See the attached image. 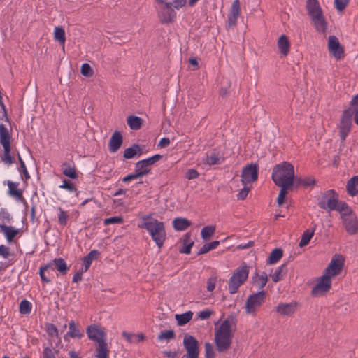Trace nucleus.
Returning a JSON list of instances; mask_svg holds the SVG:
<instances>
[{
    "label": "nucleus",
    "mask_w": 358,
    "mask_h": 358,
    "mask_svg": "<svg viewBox=\"0 0 358 358\" xmlns=\"http://www.w3.org/2000/svg\"><path fill=\"white\" fill-rule=\"evenodd\" d=\"M272 180L278 186L292 187L294 182V166L287 162H283L273 167Z\"/></svg>",
    "instance_id": "obj_1"
},
{
    "label": "nucleus",
    "mask_w": 358,
    "mask_h": 358,
    "mask_svg": "<svg viewBox=\"0 0 358 358\" xmlns=\"http://www.w3.org/2000/svg\"><path fill=\"white\" fill-rule=\"evenodd\" d=\"M139 227L146 229L159 248H161L166 238L164 224L156 219L144 217Z\"/></svg>",
    "instance_id": "obj_2"
},
{
    "label": "nucleus",
    "mask_w": 358,
    "mask_h": 358,
    "mask_svg": "<svg viewBox=\"0 0 358 358\" xmlns=\"http://www.w3.org/2000/svg\"><path fill=\"white\" fill-rule=\"evenodd\" d=\"M233 336L230 322L228 320H224L215 333V343L219 352L229 349Z\"/></svg>",
    "instance_id": "obj_3"
},
{
    "label": "nucleus",
    "mask_w": 358,
    "mask_h": 358,
    "mask_svg": "<svg viewBox=\"0 0 358 358\" xmlns=\"http://www.w3.org/2000/svg\"><path fill=\"white\" fill-rule=\"evenodd\" d=\"M306 10L316 30L319 32L324 33L327 30V24L318 1L307 0Z\"/></svg>",
    "instance_id": "obj_4"
},
{
    "label": "nucleus",
    "mask_w": 358,
    "mask_h": 358,
    "mask_svg": "<svg viewBox=\"0 0 358 358\" xmlns=\"http://www.w3.org/2000/svg\"><path fill=\"white\" fill-rule=\"evenodd\" d=\"M248 274L249 266L245 262L234 271L228 283V289L231 294L238 292L239 287L247 280Z\"/></svg>",
    "instance_id": "obj_5"
},
{
    "label": "nucleus",
    "mask_w": 358,
    "mask_h": 358,
    "mask_svg": "<svg viewBox=\"0 0 358 358\" xmlns=\"http://www.w3.org/2000/svg\"><path fill=\"white\" fill-rule=\"evenodd\" d=\"M266 293L262 290L250 294L245 303V313L248 315H255L256 312L265 302Z\"/></svg>",
    "instance_id": "obj_6"
},
{
    "label": "nucleus",
    "mask_w": 358,
    "mask_h": 358,
    "mask_svg": "<svg viewBox=\"0 0 358 358\" xmlns=\"http://www.w3.org/2000/svg\"><path fill=\"white\" fill-rule=\"evenodd\" d=\"M159 5L158 9V16L162 23L171 22L176 17V13L173 8L171 3L166 0H156Z\"/></svg>",
    "instance_id": "obj_7"
},
{
    "label": "nucleus",
    "mask_w": 358,
    "mask_h": 358,
    "mask_svg": "<svg viewBox=\"0 0 358 358\" xmlns=\"http://www.w3.org/2000/svg\"><path fill=\"white\" fill-rule=\"evenodd\" d=\"M352 116L353 111L351 108H348L345 110L341 116L338 129L339 136L342 141H344L346 139L351 131Z\"/></svg>",
    "instance_id": "obj_8"
},
{
    "label": "nucleus",
    "mask_w": 358,
    "mask_h": 358,
    "mask_svg": "<svg viewBox=\"0 0 358 358\" xmlns=\"http://www.w3.org/2000/svg\"><path fill=\"white\" fill-rule=\"evenodd\" d=\"M338 195L334 189H329L322 193L318 201L320 208L327 211L334 210L337 207Z\"/></svg>",
    "instance_id": "obj_9"
},
{
    "label": "nucleus",
    "mask_w": 358,
    "mask_h": 358,
    "mask_svg": "<svg viewBox=\"0 0 358 358\" xmlns=\"http://www.w3.org/2000/svg\"><path fill=\"white\" fill-rule=\"evenodd\" d=\"M258 170L259 166L256 164H250L245 166L241 173L242 184L246 185L256 181L258 178Z\"/></svg>",
    "instance_id": "obj_10"
},
{
    "label": "nucleus",
    "mask_w": 358,
    "mask_h": 358,
    "mask_svg": "<svg viewBox=\"0 0 358 358\" xmlns=\"http://www.w3.org/2000/svg\"><path fill=\"white\" fill-rule=\"evenodd\" d=\"M328 50L337 60L341 59L344 55L343 48L340 44L337 37L334 35L328 37Z\"/></svg>",
    "instance_id": "obj_11"
},
{
    "label": "nucleus",
    "mask_w": 358,
    "mask_h": 358,
    "mask_svg": "<svg viewBox=\"0 0 358 358\" xmlns=\"http://www.w3.org/2000/svg\"><path fill=\"white\" fill-rule=\"evenodd\" d=\"M342 221L343 225L348 234L353 235L357 233L358 220L355 213L345 214L344 217L342 218Z\"/></svg>",
    "instance_id": "obj_12"
},
{
    "label": "nucleus",
    "mask_w": 358,
    "mask_h": 358,
    "mask_svg": "<svg viewBox=\"0 0 358 358\" xmlns=\"http://www.w3.org/2000/svg\"><path fill=\"white\" fill-rule=\"evenodd\" d=\"M331 287V279L324 274L317 282L316 285L312 289V294L317 296L327 292Z\"/></svg>",
    "instance_id": "obj_13"
},
{
    "label": "nucleus",
    "mask_w": 358,
    "mask_h": 358,
    "mask_svg": "<svg viewBox=\"0 0 358 358\" xmlns=\"http://www.w3.org/2000/svg\"><path fill=\"white\" fill-rule=\"evenodd\" d=\"M183 345L187 354L199 357V342L194 336L188 334H185Z\"/></svg>",
    "instance_id": "obj_14"
},
{
    "label": "nucleus",
    "mask_w": 358,
    "mask_h": 358,
    "mask_svg": "<svg viewBox=\"0 0 358 358\" xmlns=\"http://www.w3.org/2000/svg\"><path fill=\"white\" fill-rule=\"evenodd\" d=\"M86 334L88 338L96 343L106 339V334L100 326L97 324H91L86 329Z\"/></svg>",
    "instance_id": "obj_15"
},
{
    "label": "nucleus",
    "mask_w": 358,
    "mask_h": 358,
    "mask_svg": "<svg viewBox=\"0 0 358 358\" xmlns=\"http://www.w3.org/2000/svg\"><path fill=\"white\" fill-rule=\"evenodd\" d=\"M162 158V156L161 155L156 154L150 157L138 161L135 165L136 171L138 172L145 171L146 174H148L150 173L148 167L160 160Z\"/></svg>",
    "instance_id": "obj_16"
},
{
    "label": "nucleus",
    "mask_w": 358,
    "mask_h": 358,
    "mask_svg": "<svg viewBox=\"0 0 358 358\" xmlns=\"http://www.w3.org/2000/svg\"><path fill=\"white\" fill-rule=\"evenodd\" d=\"M343 262L342 259H332L330 264L326 268L324 275L331 279L339 275L343 269Z\"/></svg>",
    "instance_id": "obj_17"
},
{
    "label": "nucleus",
    "mask_w": 358,
    "mask_h": 358,
    "mask_svg": "<svg viewBox=\"0 0 358 358\" xmlns=\"http://www.w3.org/2000/svg\"><path fill=\"white\" fill-rule=\"evenodd\" d=\"M239 15L240 2L238 0H234L228 15L227 28H231L236 24Z\"/></svg>",
    "instance_id": "obj_18"
},
{
    "label": "nucleus",
    "mask_w": 358,
    "mask_h": 358,
    "mask_svg": "<svg viewBox=\"0 0 358 358\" xmlns=\"http://www.w3.org/2000/svg\"><path fill=\"white\" fill-rule=\"evenodd\" d=\"M69 331L64 336V341H69V338H81L84 336L83 331L79 328V324H76L73 320L69 322Z\"/></svg>",
    "instance_id": "obj_19"
},
{
    "label": "nucleus",
    "mask_w": 358,
    "mask_h": 358,
    "mask_svg": "<svg viewBox=\"0 0 358 358\" xmlns=\"http://www.w3.org/2000/svg\"><path fill=\"white\" fill-rule=\"evenodd\" d=\"M123 142L122 136L120 132L115 131L108 143V150L111 153L116 152L122 146Z\"/></svg>",
    "instance_id": "obj_20"
},
{
    "label": "nucleus",
    "mask_w": 358,
    "mask_h": 358,
    "mask_svg": "<svg viewBox=\"0 0 358 358\" xmlns=\"http://www.w3.org/2000/svg\"><path fill=\"white\" fill-rule=\"evenodd\" d=\"M109 352L106 339L96 343L94 354L96 358H108Z\"/></svg>",
    "instance_id": "obj_21"
},
{
    "label": "nucleus",
    "mask_w": 358,
    "mask_h": 358,
    "mask_svg": "<svg viewBox=\"0 0 358 358\" xmlns=\"http://www.w3.org/2000/svg\"><path fill=\"white\" fill-rule=\"evenodd\" d=\"M20 229L6 224H0V232L2 233L7 241L12 242L14 238L20 233Z\"/></svg>",
    "instance_id": "obj_22"
},
{
    "label": "nucleus",
    "mask_w": 358,
    "mask_h": 358,
    "mask_svg": "<svg viewBox=\"0 0 358 358\" xmlns=\"http://www.w3.org/2000/svg\"><path fill=\"white\" fill-rule=\"evenodd\" d=\"M295 310L296 305L293 303H279L275 308V311L283 316L292 315L294 313Z\"/></svg>",
    "instance_id": "obj_23"
},
{
    "label": "nucleus",
    "mask_w": 358,
    "mask_h": 358,
    "mask_svg": "<svg viewBox=\"0 0 358 358\" xmlns=\"http://www.w3.org/2000/svg\"><path fill=\"white\" fill-rule=\"evenodd\" d=\"M100 255V252L97 250H91L82 261L83 262V271H87L90 267L93 260L96 259Z\"/></svg>",
    "instance_id": "obj_24"
},
{
    "label": "nucleus",
    "mask_w": 358,
    "mask_h": 358,
    "mask_svg": "<svg viewBox=\"0 0 358 358\" xmlns=\"http://www.w3.org/2000/svg\"><path fill=\"white\" fill-rule=\"evenodd\" d=\"M278 47L282 56H287L289 52L290 43L285 35H282L278 40Z\"/></svg>",
    "instance_id": "obj_25"
},
{
    "label": "nucleus",
    "mask_w": 358,
    "mask_h": 358,
    "mask_svg": "<svg viewBox=\"0 0 358 358\" xmlns=\"http://www.w3.org/2000/svg\"><path fill=\"white\" fill-rule=\"evenodd\" d=\"M0 143L3 148L10 147V136L5 125L0 124Z\"/></svg>",
    "instance_id": "obj_26"
},
{
    "label": "nucleus",
    "mask_w": 358,
    "mask_h": 358,
    "mask_svg": "<svg viewBox=\"0 0 358 358\" xmlns=\"http://www.w3.org/2000/svg\"><path fill=\"white\" fill-rule=\"evenodd\" d=\"M191 224L190 221L183 217L175 218L173 221V227L176 231H184L187 229Z\"/></svg>",
    "instance_id": "obj_27"
},
{
    "label": "nucleus",
    "mask_w": 358,
    "mask_h": 358,
    "mask_svg": "<svg viewBox=\"0 0 358 358\" xmlns=\"http://www.w3.org/2000/svg\"><path fill=\"white\" fill-rule=\"evenodd\" d=\"M193 245L194 241L191 238V234L189 233L185 234L182 238V248L180 249V252L184 254H189Z\"/></svg>",
    "instance_id": "obj_28"
},
{
    "label": "nucleus",
    "mask_w": 358,
    "mask_h": 358,
    "mask_svg": "<svg viewBox=\"0 0 358 358\" xmlns=\"http://www.w3.org/2000/svg\"><path fill=\"white\" fill-rule=\"evenodd\" d=\"M346 189L348 193L351 196L358 194V176L352 177L348 181Z\"/></svg>",
    "instance_id": "obj_29"
},
{
    "label": "nucleus",
    "mask_w": 358,
    "mask_h": 358,
    "mask_svg": "<svg viewBox=\"0 0 358 358\" xmlns=\"http://www.w3.org/2000/svg\"><path fill=\"white\" fill-rule=\"evenodd\" d=\"M287 273V264H283L275 269L274 273L272 275V280L274 282H278L280 281L285 276Z\"/></svg>",
    "instance_id": "obj_30"
},
{
    "label": "nucleus",
    "mask_w": 358,
    "mask_h": 358,
    "mask_svg": "<svg viewBox=\"0 0 358 358\" xmlns=\"http://www.w3.org/2000/svg\"><path fill=\"white\" fill-rule=\"evenodd\" d=\"M62 173L71 179H76L78 175L74 166H71L70 163L64 162L62 164Z\"/></svg>",
    "instance_id": "obj_31"
},
{
    "label": "nucleus",
    "mask_w": 358,
    "mask_h": 358,
    "mask_svg": "<svg viewBox=\"0 0 358 358\" xmlns=\"http://www.w3.org/2000/svg\"><path fill=\"white\" fill-rule=\"evenodd\" d=\"M282 256H283V251H282V250L281 248H275L271 252V254H270V255H269V257L268 258V260H267V264H275L278 261L280 260V259L282 257Z\"/></svg>",
    "instance_id": "obj_32"
},
{
    "label": "nucleus",
    "mask_w": 358,
    "mask_h": 358,
    "mask_svg": "<svg viewBox=\"0 0 358 358\" xmlns=\"http://www.w3.org/2000/svg\"><path fill=\"white\" fill-rule=\"evenodd\" d=\"M127 124L133 130H138L141 127L143 120L135 115H130L127 120Z\"/></svg>",
    "instance_id": "obj_33"
},
{
    "label": "nucleus",
    "mask_w": 358,
    "mask_h": 358,
    "mask_svg": "<svg viewBox=\"0 0 358 358\" xmlns=\"http://www.w3.org/2000/svg\"><path fill=\"white\" fill-rule=\"evenodd\" d=\"M51 264L52 266L54 265L55 268L62 275L66 274L69 270V267L67 266L64 259L62 258H56Z\"/></svg>",
    "instance_id": "obj_34"
},
{
    "label": "nucleus",
    "mask_w": 358,
    "mask_h": 358,
    "mask_svg": "<svg viewBox=\"0 0 358 358\" xmlns=\"http://www.w3.org/2000/svg\"><path fill=\"white\" fill-rule=\"evenodd\" d=\"M192 316L193 313L192 311H187L182 314H176L175 318L179 326H183L192 320Z\"/></svg>",
    "instance_id": "obj_35"
},
{
    "label": "nucleus",
    "mask_w": 358,
    "mask_h": 358,
    "mask_svg": "<svg viewBox=\"0 0 358 358\" xmlns=\"http://www.w3.org/2000/svg\"><path fill=\"white\" fill-rule=\"evenodd\" d=\"M294 182L296 186H303L304 187H312L315 185V180L311 177L295 178Z\"/></svg>",
    "instance_id": "obj_36"
},
{
    "label": "nucleus",
    "mask_w": 358,
    "mask_h": 358,
    "mask_svg": "<svg viewBox=\"0 0 358 358\" xmlns=\"http://www.w3.org/2000/svg\"><path fill=\"white\" fill-rule=\"evenodd\" d=\"M138 153L141 154V149L138 145L134 144L130 148H127L124 152V157L126 159H131Z\"/></svg>",
    "instance_id": "obj_37"
},
{
    "label": "nucleus",
    "mask_w": 358,
    "mask_h": 358,
    "mask_svg": "<svg viewBox=\"0 0 358 358\" xmlns=\"http://www.w3.org/2000/svg\"><path fill=\"white\" fill-rule=\"evenodd\" d=\"M54 270L55 268L52 267V264H47L41 266L39 269V275L41 280L44 282L50 283L51 280L45 275V272L47 271L49 273V271H53Z\"/></svg>",
    "instance_id": "obj_38"
},
{
    "label": "nucleus",
    "mask_w": 358,
    "mask_h": 358,
    "mask_svg": "<svg viewBox=\"0 0 358 358\" xmlns=\"http://www.w3.org/2000/svg\"><path fill=\"white\" fill-rule=\"evenodd\" d=\"M215 231V227L213 225L204 227L201 232V238L203 241H208Z\"/></svg>",
    "instance_id": "obj_39"
},
{
    "label": "nucleus",
    "mask_w": 358,
    "mask_h": 358,
    "mask_svg": "<svg viewBox=\"0 0 358 358\" xmlns=\"http://www.w3.org/2000/svg\"><path fill=\"white\" fill-rule=\"evenodd\" d=\"M334 210H337L340 213L341 218L344 217L345 214L348 215L350 213H354L346 203L339 202L338 200L337 207Z\"/></svg>",
    "instance_id": "obj_40"
},
{
    "label": "nucleus",
    "mask_w": 358,
    "mask_h": 358,
    "mask_svg": "<svg viewBox=\"0 0 358 358\" xmlns=\"http://www.w3.org/2000/svg\"><path fill=\"white\" fill-rule=\"evenodd\" d=\"M220 244V241H214L213 242H210L209 243H206L203 245L198 251L197 254L198 255H203L205 253H207L208 252L215 249Z\"/></svg>",
    "instance_id": "obj_41"
},
{
    "label": "nucleus",
    "mask_w": 358,
    "mask_h": 358,
    "mask_svg": "<svg viewBox=\"0 0 358 358\" xmlns=\"http://www.w3.org/2000/svg\"><path fill=\"white\" fill-rule=\"evenodd\" d=\"M256 275H257V280H254V282L259 289H262L267 283V274L265 272H262L261 274L257 275V273L256 272Z\"/></svg>",
    "instance_id": "obj_42"
},
{
    "label": "nucleus",
    "mask_w": 358,
    "mask_h": 358,
    "mask_svg": "<svg viewBox=\"0 0 358 358\" xmlns=\"http://www.w3.org/2000/svg\"><path fill=\"white\" fill-rule=\"evenodd\" d=\"M60 189H64L71 193H76V196H78L80 192L77 191L76 186L70 181L64 179L62 184L59 186Z\"/></svg>",
    "instance_id": "obj_43"
},
{
    "label": "nucleus",
    "mask_w": 358,
    "mask_h": 358,
    "mask_svg": "<svg viewBox=\"0 0 358 358\" xmlns=\"http://www.w3.org/2000/svg\"><path fill=\"white\" fill-rule=\"evenodd\" d=\"M314 231H315L314 229L312 231L308 229L303 232L302 237L299 242V246L301 248L304 247L309 243L311 238L314 235Z\"/></svg>",
    "instance_id": "obj_44"
},
{
    "label": "nucleus",
    "mask_w": 358,
    "mask_h": 358,
    "mask_svg": "<svg viewBox=\"0 0 358 358\" xmlns=\"http://www.w3.org/2000/svg\"><path fill=\"white\" fill-rule=\"evenodd\" d=\"M58 211V223L61 226H66L69 219V215L66 211L64 210L62 208H57Z\"/></svg>",
    "instance_id": "obj_45"
},
{
    "label": "nucleus",
    "mask_w": 358,
    "mask_h": 358,
    "mask_svg": "<svg viewBox=\"0 0 358 358\" xmlns=\"http://www.w3.org/2000/svg\"><path fill=\"white\" fill-rule=\"evenodd\" d=\"M32 305L29 301L24 299L20 303V313L21 314H29L31 311Z\"/></svg>",
    "instance_id": "obj_46"
},
{
    "label": "nucleus",
    "mask_w": 358,
    "mask_h": 358,
    "mask_svg": "<svg viewBox=\"0 0 358 358\" xmlns=\"http://www.w3.org/2000/svg\"><path fill=\"white\" fill-rule=\"evenodd\" d=\"M55 38L60 43L64 44L65 43V31L62 27H57L55 28Z\"/></svg>",
    "instance_id": "obj_47"
},
{
    "label": "nucleus",
    "mask_w": 358,
    "mask_h": 358,
    "mask_svg": "<svg viewBox=\"0 0 358 358\" xmlns=\"http://www.w3.org/2000/svg\"><path fill=\"white\" fill-rule=\"evenodd\" d=\"M176 334L175 332L173 330H167L161 331L160 334L158 335L157 339L159 341H170L175 338Z\"/></svg>",
    "instance_id": "obj_48"
},
{
    "label": "nucleus",
    "mask_w": 358,
    "mask_h": 358,
    "mask_svg": "<svg viewBox=\"0 0 358 358\" xmlns=\"http://www.w3.org/2000/svg\"><path fill=\"white\" fill-rule=\"evenodd\" d=\"M279 187H280V191L279 192L277 201H278V205L280 206L284 203V202L285 201L286 195L288 193V189L291 187H287V186H285V187L279 186Z\"/></svg>",
    "instance_id": "obj_49"
},
{
    "label": "nucleus",
    "mask_w": 358,
    "mask_h": 358,
    "mask_svg": "<svg viewBox=\"0 0 358 358\" xmlns=\"http://www.w3.org/2000/svg\"><path fill=\"white\" fill-rule=\"evenodd\" d=\"M45 330L50 337H58L59 331L57 327L52 323L45 324Z\"/></svg>",
    "instance_id": "obj_50"
},
{
    "label": "nucleus",
    "mask_w": 358,
    "mask_h": 358,
    "mask_svg": "<svg viewBox=\"0 0 358 358\" xmlns=\"http://www.w3.org/2000/svg\"><path fill=\"white\" fill-rule=\"evenodd\" d=\"M145 175H146V172L145 171L138 172V171H136L135 170V173L129 174V175H127V176L123 178L122 181L124 182H129V181H131L132 180L141 178V177H143Z\"/></svg>",
    "instance_id": "obj_51"
},
{
    "label": "nucleus",
    "mask_w": 358,
    "mask_h": 358,
    "mask_svg": "<svg viewBox=\"0 0 358 358\" xmlns=\"http://www.w3.org/2000/svg\"><path fill=\"white\" fill-rule=\"evenodd\" d=\"M3 150H4V155H3V157H2V161L8 164V165H10L14 163V159L13 158L11 157L10 155V148H3Z\"/></svg>",
    "instance_id": "obj_52"
},
{
    "label": "nucleus",
    "mask_w": 358,
    "mask_h": 358,
    "mask_svg": "<svg viewBox=\"0 0 358 358\" xmlns=\"http://www.w3.org/2000/svg\"><path fill=\"white\" fill-rule=\"evenodd\" d=\"M8 186L9 188L10 193L12 195L16 196H21L22 192L17 189V184L14 183L11 181H8Z\"/></svg>",
    "instance_id": "obj_53"
},
{
    "label": "nucleus",
    "mask_w": 358,
    "mask_h": 358,
    "mask_svg": "<svg viewBox=\"0 0 358 358\" xmlns=\"http://www.w3.org/2000/svg\"><path fill=\"white\" fill-rule=\"evenodd\" d=\"M123 222V218L121 216H115L108 218H106L103 220L105 225H109L112 224H122Z\"/></svg>",
    "instance_id": "obj_54"
},
{
    "label": "nucleus",
    "mask_w": 358,
    "mask_h": 358,
    "mask_svg": "<svg viewBox=\"0 0 358 358\" xmlns=\"http://www.w3.org/2000/svg\"><path fill=\"white\" fill-rule=\"evenodd\" d=\"M205 358H214L215 352L212 344L210 343H205Z\"/></svg>",
    "instance_id": "obj_55"
},
{
    "label": "nucleus",
    "mask_w": 358,
    "mask_h": 358,
    "mask_svg": "<svg viewBox=\"0 0 358 358\" xmlns=\"http://www.w3.org/2000/svg\"><path fill=\"white\" fill-rule=\"evenodd\" d=\"M220 157L216 152H213L210 156L207 157L206 163L209 165H215L220 164Z\"/></svg>",
    "instance_id": "obj_56"
},
{
    "label": "nucleus",
    "mask_w": 358,
    "mask_h": 358,
    "mask_svg": "<svg viewBox=\"0 0 358 358\" xmlns=\"http://www.w3.org/2000/svg\"><path fill=\"white\" fill-rule=\"evenodd\" d=\"M80 71L83 76L87 77L91 76L93 74V71L90 65L87 63H84L82 64Z\"/></svg>",
    "instance_id": "obj_57"
},
{
    "label": "nucleus",
    "mask_w": 358,
    "mask_h": 358,
    "mask_svg": "<svg viewBox=\"0 0 358 358\" xmlns=\"http://www.w3.org/2000/svg\"><path fill=\"white\" fill-rule=\"evenodd\" d=\"M0 220L3 222H10L12 217L10 214L6 209H1L0 210Z\"/></svg>",
    "instance_id": "obj_58"
},
{
    "label": "nucleus",
    "mask_w": 358,
    "mask_h": 358,
    "mask_svg": "<svg viewBox=\"0 0 358 358\" xmlns=\"http://www.w3.org/2000/svg\"><path fill=\"white\" fill-rule=\"evenodd\" d=\"M348 1L349 0H334L336 9L342 11L347 6Z\"/></svg>",
    "instance_id": "obj_59"
},
{
    "label": "nucleus",
    "mask_w": 358,
    "mask_h": 358,
    "mask_svg": "<svg viewBox=\"0 0 358 358\" xmlns=\"http://www.w3.org/2000/svg\"><path fill=\"white\" fill-rule=\"evenodd\" d=\"M198 171L194 169H189L186 172V178L189 180L196 179L199 177Z\"/></svg>",
    "instance_id": "obj_60"
},
{
    "label": "nucleus",
    "mask_w": 358,
    "mask_h": 358,
    "mask_svg": "<svg viewBox=\"0 0 358 358\" xmlns=\"http://www.w3.org/2000/svg\"><path fill=\"white\" fill-rule=\"evenodd\" d=\"M187 3V0H173L172 6L174 9L179 10Z\"/></svg>",
    "instance_id": "obj_61"
},
{
    "label": "nucleus",
    "mask_w": 358,
    "mask_h": 358,
    "mask_svg": "<svg viewBox=\"0 0 358 358\" xmlns=\"http://www.w3.org/2000/svg\"><path fill=\"white\" fill-rule=\"evenodd\" d=\"M216 278L211 277L207 281V289L209 292H213L215 287Z\"/></svg>",
    "instance_id": "obj_62"
},
{
    "label": "nucleus",
    "mask_w": 358,
    "mask_h": 358,
    "mask_svg": "<svg viewBox=\"0 0 358 358\" xmlns=\"http://www.w3.org/2000/svg\"><path fill=\"white\" fill-rule=\"evenodd\" d=\"M43 358H56L52 350L50 347H46L43 350Z\"/></svg>",
    "instance_id": "obj_63"
},
{
    "label": "nucleus",
    "mask_w": 358,
    "mask_h": 358,
    "mask_svg": "<svg viewBox=\"0 0 358 358\" xmlns=\"http://www.w3.org/2000/svg\"><path fill=\"white\" fill-rule=\"evenodd\" d=\"M212 311L209 310H203L198 313V317L200 320H206L210 317Z\"/></svg>",
    "instance_id": "obj_64"
}]
</instances>
